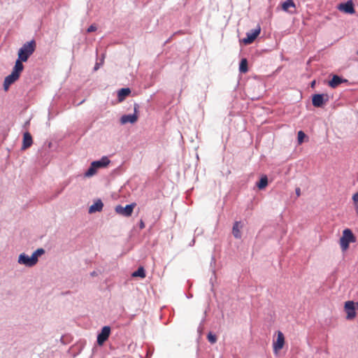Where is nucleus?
Wrapping results in <instances>:
<instances>
[{"mask_svg": "<svg viewBox=\"0 0 358 358\" xmlns=\"http://www.w3.org/2000/svg\"><path fill=\"white\" fill-rule=\"evenodd\" d=\"M239 70L242 73H246L248 71V61L246 59H241L239 66Z\"/></svg>", "mask_w": 358, "mask_h": 358, "instance_id": "4be33fe9", "label": "nucleus"}, {"mask_svg": "<svg viewBox=\"0 0 358 358\" xmlns=\"http://www.w3.org/2000/svg\"><path fill=\"white\" fill-rule=\"evenodd\" d=\"M133 277H140L141 278H144L145 277V273L143 267H139L137 271L132 273Z\"/></svg>", "mask_w": 358, "mask_h": 358, "instance_id": "412c9836", "label": "nucleus"}, {"mask_svg": "<svg viewBox=\"0 0 358 358\" xmlns=\"http://www.w3.org/2000/svg\"><path fill=\"white\" fill-rule=\"evenodd\" d=\"M131 93L129 88H122L118 91V99L120 101H122L127 96Z\"/></svg>", "mask_w": 358, "mask_h": 358, "instance_id": "6ab92c4d", "label": "nucleus"}, {"mask_svg": "<svg viewBox=\"0 0 358 358\" xmlns=\"http://www.w3.org/2000/svg\"><path fill=\"white\" fill-rule=\"evenodd\" d=\"M260 32H261V27L259 24H257V27L255 29H253L246 34V37L243 39V42L245 45H248V44L253 43V41L259 35Z\"/></svg>", "mask_w": 358, "mask_h": 358, "instance_id": "0eeeda50", "label": "nucleus"}, {"mask_svg": "<svg viewBox=\"0 0 358 358\" xmlns=\"http://www.w3.org/2000/svg\"><path fill=\"white\" fill-rule=\"evenodd\" d=\"M306 137V134L303 131H299L298 132V143L299 144H301L303 142L304 138Z\"/></svg>", "mask_w": 358, "mask_h": 358, "instance_id": "b1692460", "label": "nucleus"}, {"mask_svg": "<svg viewBox=\"0 0 358 358\" xmlns=\"http://www.w3.org/2000/svg\"><path fill=\"white\" fill-rule=\"evenodd\" d=\"M97 169L95 166H93L92 163L91 164L88 170L85 172V176L86 177H91L96 174Z\"/></svg>", "mask_w": 358, "mask_h": 358, "instance_id": "5701e85b", "label": "nucleus"}, {"mask_svg": "<svg viewBox=\"0 0 358 358\" xmlns=\"http://www.w3.org/2000/svg\"><path fill=\"white\" fill-rule=\"evenodd\" d=\"M136 206V203H132L131 204L127 205L125 207L118 205L115 207V210L119 215L125 217H129L131 215L134 208H135Z\"/></svg>", "mask_w": 358, "mask_h": 358, "instance_id": "39448f33", "label": "nucleus"}, {"mask_svg": "<svg viewBox=\"0 0 358 358\" xmlns=\"http://www.w3.org/2000/svg\"><path fill=\"white\" fill-rule=\"evenodd\" d=\"M357 55H358V51H357Z\"/></svg>", "mask_w": 358, "mask_h": 358, "instance_id": "7c9ffc66", "label": "nucleus"}, {"mask_svg": "<svg viewBox=\"0 0 358 358\" xmlns=\"http://www.w3.org/2000/svg\"><path fill=\"white\" fill-rule=\"evenodd\" d=\"M329 101V96L324 94H316L313 96L312 103L315 107H322Z\"/></svg>", "mask_w": 358, "mask_h": 358, "instance_id": "6e6552de", "label": "nucleus"}, {"mask_svg": "<svg viewBox=\"0 0 358 358\" xmlns=\"http://www.w3.org/2000/svg\"><path fill=\"white\" fill-rule=\"evenodd\" d=\"M33 139L31 134L28 131L24 132L23 135L22 145L21 149L22 150H25L29 147H31Z\"/></svg>", "mask_w": 358, "mask_h": 358, "instance_id": "ddd939ff", "label": "nucleus"}, {"mask_svg": "<svg viewBox=\"0 0 358 358\" xmlns=\"http://www.w3.org/2000/svg\"><path fill=\"white\" fill-rule=\"evenodd\" d=\"M281 7L282 9L285 12H287L290 14L296 13V5L293 0H287L286 1L282 3Z\"/></svg>", "mask_w": 358, "mask_h": 358, "instance_id": "f8f14e48", "label": "nucleus"}, {"mask_svg": "<svg viewBox=\"0 0 358 358\" xmlns=\"http://www.w3.org/2000/svg\"><path fill=\"white\" fill-rule=\"evenodd\" d=\"M45 252L44 250L42 248L37 249L33 254L32 256H35L36 259H38V256L43 255Z\"/></svg>", "mask_w": 358, "mask_h": 358, "instance_id": "a878e982", "label": "nucleus"}, {"mask_svg": "<svg viewBox=\"0 0 358 358\" xmlns=\"http://www.w3.org/2000/svg\"><path fill=\"white\" fill-rule=\"evenodd\" d=\"M139 227H140L141 229H143L145 228V223H144V222L142 220H140Z\"/></svg>", "mask_w": 358, "mask_h": 358, "instance_id": "c85d7f7f", "label": "nucleus"}, {"mask_svg": "<svg viewBox=\"0 0 358 358\" xmlns=\"http://www.w3.org/2000/svg\"><path fill=\"white\" fill-rule=\"evenodd\" d=\"M110 334V328L108 326H105L102 328L101 333L97 336V343L99 345L103 344L107 341Z\"/></svg>", "mask_w": 358, "mask_h": 358, "instance_id": "9d476101", "label": "nucleus"}, {"mask_svg": "<svg viewBox=\"0 0 358 358\" xmlns=\"http://www.w3.org/2000/svg\"><path fill=\"white\" fill-rule=\"evenodd\" d=\"M36 49L34 41L25 43L18 51V59L16 61L27 62L29 57L34 53Z\"/></svg>", "mask_w": 358, "mask_h": 358, "instance_id": "f03ea898", "label": "nucleus"}, {"mask_svg": "<svg viewBox=\"0 0 358 358\" xmlns=\"http://www.w3.org/2000/svg\"><path fill=\"white\" fill-rule=\"evenodd\" d=\"M96 30V27L94 24H92L91 26H90L87 29V32H92V31H95Z\"/></svg>", "mask_w": 358, "mask_h": 358, "instance_id": "bb28decb", "label": "nucleus"}, {"mask_svg": "<svg viewBox=\"0 0 358 358\" xmlns=\"http://www.w3.org/2000/svg\"><path fill=\"white\" fill-rule=\"evenodd\" d=\"M285 344L284 334L278 331L277 332V339L273 343V352L277 354L281 349H282Z\"/></svg>", "mask_w": 358, "mask_h": 358, "instance_id": "1a4fd4ad", "label": "nucleus"}, {"mask_svg": "<svg viewBox=\"0 0 358 358\" xmlns=\"http://www.w3.org/2000/svg\"><path fill=\"white\" fill-rule=\"evenodd\" d=\"M103 206V202L100 199H99L90 207L89 213H94L96 212H100L102 210Z\"/></svg>", "mask_w": 358, "mask_h": 358, "instance_id": "dca6fc26", "label": "nucleus"}, {"mask_svg": "<svg viewBox=\"0 0 358 358\" xmlns=\"http://www.w3.org/2000/svg\"><path fill=\"white\" fill-rule=\"evenodd\" d=\"M338 8L340 10L346 13L353 14L355 12L352 1H348L345 3H341Z\"/></svg>", "mask_w": 358, "mask_h": 358, "instance_id": "4468645a", "label": "nucleus"}, {"mask_svg": "<svg viewBox=\"0 0 358 358\" xmlns=\"http://www.w3.org/2000/svg\"><path fill=\"white\" fill-rule=\"evenodd\" d=\"M24 66L20 61H16L12 73L5 78L3 82V88L7 91L11 84L15 83L20 77L21 72L23 71Z\"/></svg>", "mask_w": 358, "mask_h": 358, "instance_id": "f257e3e1", "label": "nucleus"}, {"mask_svg": "<svg viewBox=\"0 0 358 358\" xmlns=\"http://www.w3.org/2000/svg\"><path fill=\"white\" fill-rule=\"evenodd\" d=\"M268 185V178L266 176H264L261 178L257 186L259 189H264Z\"/></svg>", "mask_w": 358, "mask_h": 358, "instance_id": "aec40b11", "label": "nucleus"}, {"mask_svg": "<svg viewBox=\"0 0 358 358\" xmlns=\"http://www.w3.org/2000/svg\"><path fill=\"white\" fill-rule=\"evenodd\" d=\"M355 242H356V237L352 231L350 229H344L339 241L341 250L346 251L349 248L350 243Z\"/></svg>", "mask_w": 358, "mask_h": 358, "instance_id": "7ed1b4c3", "label": "nucleus"}, {"mask_svg": "<svg viewBox=\"0 0 358 358\" xmlns=\"http://www.w3.org/2000/svg\"><path fill=\"white\" fill-rule=\"evenodd\" d=\"M352 199L355 203H358V192L353 195Z\"/></svg>", "mask_w": 358, "mask_h": 358, "instance_id": "cd10ccee", "label": "nucleus"}, {"mask_svg": "<svg viewBox=\"0 0 358 358\" xmlns=\"http://www.w3.org/2000/svg\"><path fill=\"white\" fill-rule=\"evenodd\" d=\"M241 227V223L239 222H235L232 229V234L236 238H240L241 237V232L240 230Z\"/></svg>", "mask_w": 358, "mask_h": 358, "instance_id": "a211bd4d", "label": "nucleus"}, {"mask_svg": "<svg viewBox=\"0 0 358 358\" xmlns=\"http://www.w3.org/2000/svg\"><path fill=\"white\" fill-rule=\"evenodd\" d=\"M347 81L340 78L338 76H334L332 79L329 81V85L330 87L335 88L338 86L343 82Z\"/></svg>", "mask_w": 358, "mask_h": 358, "instance_id": "f3484780", "label": "nucleus"}, {"mask_svg": "<svg viewBox=\"0 0 358 358\" xmlns=\"http://www.w3.org/2000/svg\"><path fill=\"white\" fill-rule=\"evenodd\" d=\"M138 108V105L135 104L134 105L135 113L132 114V115H124L122 116V117L120 119L121 123L124 124H126L128 122H130V123L136 122L138 120V116L136 115V111H137Z\"/></svg>", "mask_w": 358, "mask_h": 358, "instance_id": "9b49d317", "label": "nucleus"}, {"mask_svg": "<svg viewBox=\"0 0 358 358\" xmlns=\"http://www.w3.org/2000/svg\"><path fill=\"white\" fill-rule=\"evenodd\" d=\"M208 340L210 343H215L217 341V337L216 336L212 334L211 333H209L208 334Z\"/></svg>", "mask_w": 358, "mask_h": 358, "instance_id": "393cba45", "label": "nucleus"}, {"mask_svg": "<svg viewBox=\"0 0 358 358\" xmlns=\"http://www.w3.org/2000/svg\"><path fill=\"white\" fill-rule=\"evenodd\" d=\"M356 308H358V302L355 303L352 301H348L345 303L344 309L347 314V320H351L356 317Z\"/></svg>", "mask_w": 358, "mask_h": 358, "instance_id": "20e7f679", "label": "nucleus"}, {"mask_svg": "<svg viewBox=\"0 0 358 358\" xmlns=\"http://www.w3.org/2000/svg\"><path fill=\"white\" fill-rule=\"evenodd\" d=\"M295 192L297 196L301 195V189L299 187L296 188Z\"/></svg>", "mask_w": 358, "mask_h": 358, "instance_id": "c756f323", "label": "nucleus"}, {"mask_svg": "<svg viewBox=\"0 0 358 358\" xmlns=\"http://www.w3.org/2000/svg\"><path fill=\"white\" fill-rule=\"evenodd\" d=\"M110 161L107 157H103L100 160L92 162L93 166H95L96 169L105 168L109 164Z\"/></svg>", "mask_w": 358, "mask_h": 358, "instance_id": "2eb2a0df", "label": "nucleus"}, {"mask_svg": "<svg viewBox=\"0 0 358 358\" xmlns=\"http://www.w3.org/2000/svg\"><path fill=\"white\" fill-rule=\"evenodd\" d=\"M38 262V259L36 258L35 256H31L29 257L28 255H25L24 253H22L20 255L18 258V263L20 264L25 265L27 266H34Z\"/></svg>", "mask_w": 358, "mask_h": 358, "instance_id": "423d86ee", "label": "nucleus"}]
</instances>
